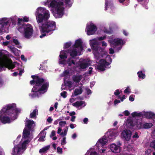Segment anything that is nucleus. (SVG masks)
<instances>
[{"instance_id": "obj_49", "label": "nucleus", "mask_w": 155, "mask_h": 155, "mask_svg": "<svg viewBox=\"0 0 155 155\" xmlns=\"http://www.w3.org/2000/svg\"><path fill=\"white\" fill-rule=\"evenodd\" d=\"M69 74V71L68 70H66L64 71L63 73V76H65Z\"/></svg>"}, {"instance_id": "obj_33", "label": "nucleus", "mask_w": 155, "mask_h": 155, "mask_svg": "<svg viewBox=\"0 0 155 155\" xmlns=\"http://www.w3.org/2000/svg\"><path fill=\"white\" fill-rule=\"evenodd\" d=\"M13 42L15 44V45L17 46V48H21V46L20 45V43L17 39H13Z\"/></svg>"}, {"instance_id": "obj_60", "label": "nucleus", "mask_w": 155, "mask_h": 155, "mask_svg": "<svg viewBox=\"0 0 155 155\" xmlns=\"http://www.w3.org/2000/svg\"><path fill=\"white\" fill-rule=\"evenodd\" d=\"M55 135V131L54 130H52L51 131V134L50 135V137H52L54 136Z\"/></svg>"}, {"instance_id": "obj_47", "label": "nucleus", "mask_w": 155, "mask_h": 155, "mask_svg": "<svg viewBox=\"0 0 155 155\" xmlns=\"http://www.w3.org/2000/svg\"><path fill=\"white\" fill-rule=\"evenodd\" d=\"M59 63L61 64L65 65L67 63V61L65 59H63V60L60 61Z\"/></svg>"}, {"instance_id": "obj_24", "label": "nucleus", "mask_w": 155, "mask_h": 155, "mask_svg": "<svg viewBox=\"0 0 155 155\" xmlns=\"http://www.w3.org/2000/svg\"><path fill=\"white\" fill-rule=\"evenodd\" d=\"M90 65V64L88 62H84L81 63L79 65V69H84L88 67Z\"/></svg>"}, {"instance_id": "obj_29", "label": "nucleus", "mask_w": 155, "mask_h": 155, "mask_svg": "<svg viewBox=\"0 0 155 155\" xmlns=\"http://www.w3.org/2000/svg\"><path fill=\"white\" fill-rule=\"evenodd\" d=\"M67 64L69 66H71L72 64H75V62L74 60H72L71 58H68L67 60Z\"/></svg>"}, {"instance_id": "obj_7", "label": "nucleus", "mask_w": 155, "mask_h": 155, "mask_svg": "<svg viewBox=\"0 0 155 155\" xmlns=\"http://www.w3.org/2000/svg\"><path fill=\"white\" fill-rule=\"evenodd\" d=\"M105 135L107 136L108 140L111 141L114 140L118 135V132L115 129L109 130Z\"/></svg>"}, {"instance_id": "obj_20", "label": "nucleus", "mask_w": 155, "mask_h": 155, "mask_svg": "<svg viewBox=\"0 0 155 155\" xmlns=\"http://www.w3.org/2000/svg\"><path fill=\"white\" fill-rule=\"evenodd\" d=\"M9 47L11 52L13 53L15 56H17L19 55V53L20 52V50H18L17 48L11 46Z\"/></svg>"}, {"instance_id": "obj_19", "label": "nucleus", "mask_w": 155, "mask_h": 155, "mask_svg": "<svg viewBox=\"0 0 155 155\" xmlns=\"http://www.w3.org/2000/svg\"><path fill=\"white\" fill-rule=\"evenodd\" d=\"M144 116L147 118L153 119L155 122V114L151 112H147L144 114Z\"/></svg>"}, {"instance_id": "obj_5", "label": "nucleus", "mask_w": 155, "mask_h": 155, "mask_svg": "<svg viewBox=\"0 0 155 155\" xmlns=\"http://www.w3.org/2000/svg\"><path fill=\"white\" fill-rule=\"evenodd\" d=\"M16 104H9L7 106V113L10 112V114L12 115L14 119L17 118V116L18 113H20L21 110L18 108L15 109Z\"/></svg>"}, {"instance_id": "obj_32", "label": "nucleus", "mask_w": 155, "mask_h": 155, "mask_svg": "<svg viewBox=\"0 0 155 155\" xmlns=\"http://www.w3.org/2000/svg\"><path fill=\"white\" fill-rule=\"evenodd\" d=\"M153 126V124L151 123H146L143 124V127L145 129L150 128Z\"/></svg>"}, {"instance_id": "obj_25", "label": "nucleus", "mask_w": 155, "mask_h": 155, "mask_svg": "<svg viewBox=\"0 0 155 155\" xmlns=\"http://www.w3.org/2000/svg\"><path fill=\"white\" fill-rule=\"evenodd\" d=\"M46 134V132L44 131V130H42L39 134V135L41 134V136H40L38 140L41 142L44 141L45 140L44 139L45 137Z\"/></svg>"}, {"instance_id": "obj_44", "label": "nucleus", "mask_w": 155, "mask_h": 155, "mask_svg": "<svg viewBox=\"0 0 155 155\" xmlns=\"http://www.w3.org/2000/svg\"><path fill=\"white\" fill-rule=\"evenodd\" d=\"M61 95L64 98H65L67 96V92L66 91H64L61 93Z\"/></svg>"}, {"instance_id": "obj_37", "label": "nucleus", "mask_w": 155, "mask_h": 155, "mask_svg": "<svg viewBox=\"0 0 155 155\" xmlns=\"http://www.w3.org/2000/svg\"><path fill=\"white\" fill-rule=\"evenodd\" d=\"M142 114L141 112L137 113L136 112H134L131 114L132 116L134 117H140L141 116Z\"/></svg>"}, {"instance_id": "obj_43", "label": "nucleus", "mask_w": 155, "mask_h": 155, "mask_svg": "<svg viewBox=\"0 0 155 155\" xmlns=\"http://www.w3.org/2000/svg\"><path fill=\"white\" fill-rule=\"evenodd\" d=\"M138 2H140V4L144 2V4H147L148 2V0H137Z\"/></svg>"}, {"instance_id": "obj_23", "label": "nucleus", "mask_w": 155, "mask_h": 155, "mask_svg": "<svg viewBox=\"0 0 155 155\" xmlns=\"http://www.w3.org/2000/svg\"><path fill=\"white\" fill-rule=\"evenodd\" d=\"M30 131H31V130H30L27 129V128H25L23 132V136L24 137V138H27L29 137L30 135Z\"/></svg>"}, {"instance_id": "obj_38", "label": "nucleus", "mask_w": 155, "mask_h": 155, "mask_svg": "<svg viewBox=\"0 0 155 155\" xmlns=\"http://www.w3.org/2000/svg\"><path fill=\"white\" fill-rule=\"evenodd\" d=\"M31 77L33 79V80L30 81V84L31 85H33V84H35V86L34 87H36V79H35L36 78V75H32L31 76Z\"/></svg>"}, {"instance_id": "obj_57", "label": "nucleus", "mask_w": 155, "mask_h": 155, "mask_svg": "<svg viewBox=\"0 0 155 155\" xmlns=\"http://www.w3.org/2000/svg\"><path fill=\"white\" fill-rule=\"evenodd\" d=\"M120 94V93L118 89L116 90L114 93V94L116 96Z\"/></svg>"}, {"instance_id": "obj_15", "label": "nucleus", "mask_w": 155, "mask_h": 155, "mask_svg": "<svg viewBox=\"0 0 155 155\" xmlns=\"http://www.w3.org/2000/svg\"><path fill=\"white\" fill-rule=\"evenodd\" d=\"M105 11L107 10L108 6L110 7V8L112 11H113L115 8L113 4L112 0H105Z\"/></svg>"}, {"instance_id": "obj_6", "label": "nucleus", "mask_w": 155, "mask_h": 155, "mask_svg": "<svg viewBox=\"0 0 155 155\" xmlns=\"http://www.w3.org/2000/svg\"><path fill=\"white\" fill-rule=\"evenodd\" d=\"M24 36L27 38H29L33 33V29L32 26L29 24H25L24 25Z\"/></svg>"}, {"instance_id": "obj_17", "label": "nucleus", "mask_w": 155, "mask_h": 155, "mask_svg": "<svg viewBox=\"0 0 155 155\" xmlns=\"http://www.w3.org/2000/svg\"><path fill=\"white\" fill-rule=\"evenodd\" d=\"M74 45V47L75 48L79 47L80 48V50L81 51H82L83 50L81 41L80 39H78L75 41V44Z\"/></svg>"}, {"instance_id": "obj_64", "label": "nucleus", "mask_w": 155, "mask_h": 155, "mask_svg": "<svg viewBox=\"0 0 155 155\" xmlns=\"http://www.w3.org/2000/svg\"><path fill=\"white\" fill-rule=\"evenodd\" d=\"M90 155H97V153L95 151L91 152L90 153Z\"/></svg>"}, {"instance_id": "obj_3", "label": "nucleus", "mask_w": 155, "mask_h": 155, "mask_svg": "<svg viewBox=\"0 0 155 155\" xmlns=\"http://www.w3.org/2000/svg\"><path fill=\"white\" fill-rule=\"evenodd\" d=\"M36 87H34L32 89L33 92H46L48 89L49 83L42 78L36 76Z\"/></svg>"}, {"instance_id": "obj_10", "label": "nucleus", "mask_w": 155, "mask_h": 155, "mask_svg": "<svg viewBox=\"0 0 155 155\" xmlns=\"http://www.w3.org/2000/svg\"><path fill=\"white\" fill-rule=\"evenodd\" d=\"M7 20L6 18H3L1 20H0V33L2 32L3 30L4 29V27L10 25V21Z\"/></svg>"}, {"instance_id": "obj_62", "label": "nucleus", "mask_w": 155, "mask_h": 155, "mask_svg": "<svg viewBox=\"0 0 155 155\" xmlns=\"http://www.w3.org/2000/svg\"><path fill=\"white\" fill-rule=\"evenodd\" d=\"M109 54H113L114 53V50L112 48H110L109 49Z\"/></svg>"}, {"instance_id": "obj_11", "label": "nucleus", "mask_w": 155, "mask_h": 155, "mask_svg": "<svg viewBox=\"0 0 155 155\" xmlns=\"http://www.w3.org/2000/svg\"><path fill=\"white\" fill-rule=\"evenodd\" d=\"M90 46L92 50L96 52H101L103 50L99 46L98 42L96 41H94L91 42Z\"/></svg>"}, {"instance_id": "obj_50", "label": "nucleus", "mask_w": 155, "mask_h": 155, "mask_svg": "<svg viewBox=\"0 0 155 155\" xmlns=\"http://www.w3.org/2000/svg\"><path fill=\"white\" fill-rule=\"evenodd\" d=\"M59 125L60 126H62L63 125H65L66 124V121H61L59 123Z\"/></svg>"}, {"instance_id": "obj_14", "label": "nucleus", "mask_w": 155, "mask_h": 155, "mask_svg": "<svg viewBox=\"0 0 155 155\" xmlns=\"http://www.w3.org/2000/svg\"><path fill=\"white\" fill-rule=\"evenodd\" d=\"M121 134L127 141H129L131 137V132L129 130H125L122 132Z\"/></svg>"}, {"instance_id": "obj_8", "label": "nucleus", "mask_w": 155, "mask_h": 155, "mask_svg": "<svg viewBox=\"0 0 155 155\" xmlns=\"http://www.w3.org/2000/svg\"><path fill=\"white\" fill-rule=\"evenodd\" d=\"M99 62V65L97 66V68L98 70L102 71H104L106 67L108 66L110 64V63L104 59L100 60Z\"/></svg>"}, {"instance_id": "obj_51", "label": "nucleus", "mask_w": 155, "mask_h": 155, "mask_svg": "<svg viewBox=\"0 0 155 155\" xmlns=\"http://www.w3.org/2000/svg\"><path fill=\"white\" fill-rule=\"evenodd\" d=\"M67 132V130H65L64 132H61L60 135L62 136H65Z\"/></svg>"}, {"instance_id": "obj_1", "label": "nucleus", "mask_w": 155, "mask_h": 155, "mask_svg": "<svg viewBox=\"0 0 155 155\" xmlns=\"http://www.w3.org/2000/svg\"><path fill=\"white\" fill-rule=\"evenodd\" d=\"M37 22L41 33H51L55 30L56 23L54 21H48L50 17L49 11L46 9L40 7L38 8L35 13Z\"/></svg>"}, {"instance_id": "obj_55", "label": "nucleus", "mask_w": 155, "mask_h": 155, "mask_svg": "<svg viewBox=\"0 0 155 155\" xmlns=\"http://www.w3.org/2000/svg\"><path fill=\"white\" fill-rule=\"evenodd\" d=\"M124 114L125 116H128L129 115L130 113L127 110H126L124 112Z\"/></svg>"}, {"instance_id": "obj_9", "label": "nucleus", "mask_w": 155, "mask_h": 155, "mask_svg": "<svg viewBox=\"0 0 155 155\" xmlns=\"http://www.w3.org/2000/svg\"><path fill=\"white\" fill-rule=\"evenodd\" d=\"M87 34L88 35H91L94 34L97 30V28L96 26L93 24H91L87 26Z\"/></svg>"}, {"instance_id": "obj_34", "label": "nucleus", "mask_w": 155, "mask_h": 155, "mask_svg": "<svg viewBox=\"0 0 155 155\" xmlns=\"http://www.w3.org/2000/svg\"><path fill=\"white\" fill-rule=\"evenodd\" d=\"M38 110L37 109H35L32 113H30V118H34L35 117L36 113L38 112Z\"/></svg>"}, {"instance_id": "obj_59", "label": "nucleus", "mask_w": 155, "mask_h": 155, "mask_svg": "<svg viewBox=\"0 0 155 155\" xmlns=\"http://www.w3.org/2000/svg\"><path fill=\"white\" fill-rule=\"evenodd\" d=\"M106 38V36H101L99 37L98 38V39L99 41H102L105 39Z\"/></svg>"}, {"instance_id": "obj_45", "label": "nucleus", "mask_w": 155, "mask_h": 155, "mask_svg": "<svg viewBox=\"0 0 155 155\" xmlns=\"http://www.w3.org/2000/svg\"><path fill=\"white\" fill-rule=\"evenodd\" d=\"M66 137L63 138L62 140H61V145H64L66 144Z\"/></svg>"}, {"instance_id": "obj_36", "label": "nucleus", "mask_w": 155, "mask_h": 155, "mask_svg": "<svg viewBox=\"0 0 155 155\" xmlns=\"http://www.w3.org/2000/svg\"><path fill=\"white\" fill-rule=\"evenodd\" d=\"M137 74L139 78L144 79L145 77V74L143 73L142 71L138 72Z\"/></svg>"}, {"instance_id": "obj_54", "label": "nucleus", "mask_w": 155, "mask_h": 155, "mask_svg": "<svg viewBox=\"0 0 155 155\" xmlns=\"http://www.w3.org/2000/svg\"><path fill=\"white\" fill-rule=\"evenodd\" d=\"M34 93L32 94H31V97H35L37 96H38V94L37 93L38 92H35Z\"/></svg>"}, {"instance_id": "obj_22", "label": "nucleus", "mask_w": 155, "mask_h": 155, "mask_svg": "<svg viewBox=\"0 0 155 155\" xmlns=\"http://www.w3.org/2000/svg\"><path fill=\"white\" fill-rule=\"evenodd\" d=\"M82 78V75H75L72 77V80L73 81L76 83H79Z\"/></svg>"}, {"instance_id": "obj_28", "label": "nucleus", "mask_w": 155, "mask_h": 155, "mask_svg": "<svg viewBox=\"0 0 155 155\" xmlns=\"http://www.w3.org/2000/svg\"><path fill=\"white\" fill-rule=\"evenodd\" d=\"M83 92L82 88L81 87H79V88H76L75 89L74 94L75 96H77L78 95L81 94Z\"/></svg>"}, {"instance_id": "obj_35", "label": "nucleus", "mask_w": 155, "mask_h": 155, "mask_svg": "<svg viewBox=\"0 0 155 155\" xmlns=\"http://www.w3.org/2000/svg\"><path fill=\"white\" fill-rule=\"evenodd\" d=\"M21 151V149L18 147H14L13 149V154H18Z\"/></svg>"}, {"instance_id": "obj_52", "label": "nucleus", "mask_w": 155, "mask_h": 155, "mask_svg": "<svg viewBox=\"0 0 155 155\" xmlns=\"http://www.w3.org/2000/svg\"><path fill=\"white\" fill-rule=\"evenodd\" d=\"M29 21L28 17L25 16L23 18V21L25 22H28Z\"/></svg>"}, {"instance_id": "obj_4", "label": "nucleus", "mask_w": 155, "mask_h": 155, "mask_svg": "<svg viewBox=\"0 0 155 155\" xmlns=\"http://www.w3.org/2000/svg\"><path fill=\"white\" fill-rule=\"evenodd\" d=\"M7 107L3 108L1 111L2 114L0 116V120L4 124L10 123L11 120H14V117L10 112L7 113Z\"/></svg>"}, {"instance_id": "obj_27", "label": "nucleus", "mask_w": 155, "mask_h": 155, "mask_svg": "<svg viewBox=\"0 0 155 155\" xmlns=\"http://www.w3.org/2000/svg\"><path fill=\"white\" fill-rule=\"evenodd\" d=\"M85 102L84 101H77L76 102L73 103L72 105L74 107H78L81 106H82L83 104L85 103Z\"/></svg>"}, {"instance_id": "obj_12", "label": "nucleus", "mask_w": 155, "mask_h": 155, "mask_svg": "<svg viewBox=\"0 0 155 155\" xmlns=\"http://www.w3.org/2000/svg\"><path fill=\"white\" fill-rule=\"evenodd\" d=\"M123 41L121 39L115 38L111 42V46L113 48H115L117 46L123 45Z\"/></svg>"}, {"instance_id": "obj_2", "label": "nucleus", "mask_w": 155, "mask_h": 155, "mask_svg": "<svg viewBox=\"0 0 155 155\" xmlns=\"http://www.w3.org/2000/svg\"><path fill=\"white\" fill-rule=\"evenodd\" d=\"M63 0H53L50 4V7L54 10L53 15L56 18H61L64 14Z\"/></svg>"}, {"instance_id": "obj_39", "label": "nucleus", "mask_w": 155, "mask_h": 155, "mask_svg": "<svg viewBox=\"0 0 155 155\" xmlns=\"http://www.w3.org/2000/svg\"><path fill=\"white\" fill-rule=\"evenodd\" d=\"M64 3L66 6L70 7L71 6V0H64Z\"/></svg>"}, {"instance_id": "obj_56", "label": "nucleus", "mask_w": 155, "mask_h": 155, "mask_svg": "<svg viewBox=\"0 0 155 155\" xmlns=\"http://www.w3.org/2000/svg\"><path fill=\"white\" fill-rule=\"evenodd\" d=\"M86 90L87 91V95H89L91 93V91L90 89L87 88H86Z\"/></svg>"}, {"instance_id": "obj_61", "label": "nucleus", "mask_w": 155, "mask_h": 155, "mask_svg": "<svg viewBox=\"0 0 155 155\" xmlns=\"http://www.w3.org/2000/svg\"><path fill=\"white\" fill-rule=\"evenodd\" d=\"M139 136L137 132H135L133 136V137L134 138H138L139 137Z\"/></svg>"}, {"instance_id": "obj_13", "label": "nucleus", "mask_w": 155, "mask_h": 155, "mask_svg": "<svg viewBox=\"0 0 155 155\" xmlns=\"http://www.w3.org/2000/svg\"><path fill=\"white\" fill-rule=\"evenodd\" d=\"M35 126V122L32 120H28L25 123V128L31 130Z\"/></svg>"}, {"instance_id": "obj_31", "label": "nucleus", "mask_w": 155, "mask_h": 155, "mask_svg": "<svg viewBox=\"0 0 155 155\" xmlns=\"http://www.w3.org/2000/svg\"><path fill=\"white\" fill-rule=\"evenodd\" d=\"M108 141V139L106 137H104L102 139H100L99 140V142L100 143L102 146H104L106 144Z\"/></svg>"}, {"instance_id": "obj_48", "label": "nucleus", "mask_w": 155, "mask_h": 155, "mask_svg": "<svg viewBox=\"0 0 155 155\" xmlns=\"http://www.w3.org/2000/svg\"><path fill=\"white\" fill-rule=\"evenodd\" d=\"M130 90L129 87H127V88L124 90V93H130Z\"/></svg>"}, {"instance_id": "obj_58", "label": "nucleus", "mask_w": 155, "mask_h": 155, "mask_svg": "<svg viewBox=\"0 0 155 155\" xmlns=\"http://www.w3.org/2000/svg\"><path fill=\"white\" fill-rule=\"evenodd\" d=\"M53 120V119L50 117H49L47 119V121L49 123H51Z\"/></svg>"}, {"instance_id": "obj_53", "label": "nucleus", "mask_w": 155, "mask_h": 155, "mask_svg": "<svg viewBox=\"0 0 155 155\" xmlns=\"http://www.w3.org/2000/svg\"><path fill=\"white\" fill-rule=\"evenodd\" d=\"M57 152L58 153H62V149L61 148H60L59 147L57 148Z\"/></svg>"}, {"instance_id": "obj_42", "label": "nucleus", "mask_w": 155, "mask_h": 155, "mask_svg": "<svg viewBox=\"0 0 155 155\" xmlns=\"http://www.w3.org/2000/svg\"><path fill=\"white\" fill-rule=\"evenodd\" d=\"M71 42H67L65 44L64 46V49L68 48L70 47L71 45Z\"/></svg>"}, {"instance_id": "obj_16", "label": "nucleus", "mask_w": 155, "mask_h": 155, "mask_svg": "<svg viewBox=\"0 0 155 155\" xmlns=\"http://www.w3.org/2000/svg\"><path fill=\"white\" fill-rule=\"evenodd\" d=\"M110 149L112 152L116 153L120 152V147L115 143H113L110 145Z\"/></svg>"}, {"instance_id": "obj_21", "label": "nucleus", "mask_w": 155, "mask_h": 155, "mask_svg": "<svg viewBox=\"0 0 155 155\" xmlns=\"http://www.w3.org/2000/svg\"><path fill=\"white\" fill-rule=\"evenodd\" d=\"M126 125L130 128H132L134 126V124L131 118L129 117L127 118Z\"/></svg>"}, {"instance_id": "obj_26", "label": "nucleus", "mask_w": 155, "mask_h": 155, "mask_svg": "<svg viewBox=\"0 0 155 155\" xmlns=\"http://www.w3.org/2000/svg\"><path fill=\"white\" fill-rule=\"evenodd\" d=\"M66 51H62L59 55L60 58L62 59H65L67 58Z\"/></svg>"}, {"instance_id": "obj_18", "label": "nucleus", "mask_w": 155, "mask_h": 155, "mask_svg": "<svg viewBox=\"0 0 155 155\" xmlns=\"http://www.w3.org/2000/svg\"><path fill=\"white\" fill-rule=\"evenodd\" d=\"M66 52L69 53L70 56L72 58L76 56L77 55V51L75 49H73L72 50L68 49L67 51H66Z\"/></svg>"}, {"instance_id": "obj_40", "label": "nucleus", "mask_w": 155, "mask_h": 155, "mask_svg": "<svg viewBox=\"0 0 155 155\" xmlns=\"http://www.w3.org/2000/svg\"><path fill=\"white\" fill-rule=\"evenodd\" d=\"M150 147L155 151V140H153L150 143Z\"/></svg>"}, {"instance_id": "obj_63", "label": "nucleus", "mask_w": 155, "mask_h": 155, "mask_svg": "<svg viewBox=\"0 0 155 155\" xmlns=\"http://www.w3.org/2000/svg\"><path fill=\"white\" fill-rule=\"evenodd\" d=\"M120 101L119 100H118L117 99H115L114 101V105H116L118 103H120Z\"/></svg>"}, {"instance_id": "obj_46", "label": "nucleus", "mask_w": 155, "mask_h": 155, "mask_svg": "<svg viewBox=\"0 0 155 155\" xmlns=\"http://www.w3.org/2000/svg\"><path fill=\"white\" fill-rule=\"evenodd\" d=\"M15 67V65L13 64H10L8 65V68L9 69H13Z\"/></svg>"}, {"instance_id": "obj_30", "label": "nucleus", "mask_w": 155, "mask_h": 155, "mask_svg": "<svg viewBox=\"0 0 155 155\" xmlns=\"http://www.w3.org/2000/svg\"><path fill=\"white\" fill-rule=\"evenodd\" d=\"M50 147V145L44 147H43L41 149H40L39 153H42L46 152L48 150H49Z\"/></svg>"}, {"instance_id": "obj_41", "label": "nucleus", "mask_w": 155, "mask_h": 155, "mask_svg": "<svg viewBox=\"0 0 155 155\" xmlns=\"http://www.w3.org/2000/svg\"><path fill=\"white\" fill-rule=\"evenodd\" d=\"M64 83L66 85L68 86L69 87H71V85L72 84L71 82L70 81H65V80L64 79Z\"/></svg>"}]
</instances>
